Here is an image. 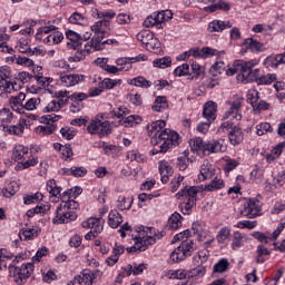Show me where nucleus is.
Returning <instances> with one entry per match:
<instances>
[{"mask_svg":"<svg viewBox=\"0 0 285 285\" xmlns=\"http://www.w3.org/2000/svg\"><path fill=\"white\" fill-rule=\"evenodd\" d=\"M147 135L151 137V144L154 149L153 155H159V153H168L170 148H175L181 144V137L178 132L166 128V121L156 120L147 126Z\"/></svg>","mask_w":285,"mask_h":285,"instance_id":"obj_1","label":"nucleus"},{"mask_svg":"<svg viewBox=\"0 0 285 285\" xmlns=\"http://www.w3.org/2000/svg\"><path fill=\"white\" fill-rule=\"evenodd\" d=\"M136 233V235L132 234L134 246L127 248L129 253H144V250H148V246H153L157 239H163L166 236V232L155 233L153 227H138Z\"/></svg>","mask_w":285,"mask_h":285,"instance_id":"obj_2","label":"nucleus"},{"mask_svg":"<svg viewBox=\"0 0 285 285\" xmlns=\"http://www.w3.org/2000/svg\"><path fill=\"white\" fill-rule=\"evenodd\" d=\"M77 208L79 203L72 199L69 191H65L61 195V204L56 209V216L52 219V224H70L77 219Z\"/></svg>","mask_w":285,"mask_h":285,"instance_id":"obj_3","label":"nucleus"},{"mask_svg":"<svg viewBox=\"0 0 285 285\" xmlns=\"http://www.w3.org/2000/svg\"><path fill=\"white\" fill-rule=\"evenodd\" d=\"M12 159L13 161H18L14 167V170H28V168H35L37 164H39V158L32 153L30 149L23 145H16L12 149Z\"/></svg>","mask_w":285,"mask_h":285,"instance_id":"obj_4","label":"nucleus"},{"mask_svg":"<svg viewBox=\"0 0 285 285\" xmlns=\"http://www.w3.org/2000/svg\"><path fill=\"white\" fill-rule=\"evenodd\" d=\"M36 39L43 41L47 46H57L63 41V33L58 31L55 24H46L40 27L36 33Z\"/></svg>","mask_w":285,"mask_h":285,"instance_id":"obj_5","label":"nucleus"},{"mask_svg":"<svg viewBox=\"0 0 285 285\" xmlns=\"http://www.w3.org/2000/svg\"><path fill=\"white\" fill-rule=\"evenodd\" d=\"M87 131L89 135H98V137L104 138L108 135H112V127L110 121L104 120V115H97L87 125Z\"/></svg>","mask_w":285,"mask_h":285,"instance_id":"obj_6","label":"nucleus"},{"mask_svg":"<svg viewBox=\"0 0 285 285\" xmlns=\"http://www.w3.org/2000/svg\"><path fill=\"white\" fill-rule=\"evenodd\" d=\"M33 271L35 264L32 263H24L21 266L9 265V277L14 284L22 285L32 275Z\"/></svg>","mask_w":285,"mask_h":285,"instance_id":"obj_7","label":"nucleus"},{"mask_svg":"<svg viewBox=\"0 0 285 285\" xmlns=\"http://www.w3.org/2000/svg\"><path fill=\"white\" fill-rule=\"evenodd\" d=\"M259 61L257 59L245 61L240 68H243V73L236 76L237 81L240 83H250L253 81H259V69H254Z\"/></svg>","mask_w":285,"mask_h":285,"instance_id":"obj_8","label":"nucleus"},{"mask_svg":"<svg viewBox=\"0 0 285 285\" xmlns=\"http://www.w3.org/2000/svg\"><path fill=\"white\" fill-rule=\"evenodd\" d=\"M217 132L218 135H222V132L228 135L232 146H239V144L244 141V131H242L240 127L234 126L230 121L223 122Z\"/></svg>","mask_w":285,"mask_h":285,"instance_id":"obj_9","label":"nucleus"},{"mask_svg":"<svg viewBox=\"0 0 285 285\" xmlns=\"http://www.w3.org/2000/svg\"><path fill=\"white\" fill-rule=\"evenodd\" d=\"M197 193H202V187H185L181 191H178L176 194L177 199H181V197H185V202L180 205L185 213H190L193 206H195V202H197Z\"/></svg>","mask_w":285,"mask_h":285,"instance_id":"obj_10","label":"nucleus"},{"mask_svg":"<svg viewBox=\"0 0 285 285\" xmlns=\"http://www.w3.org/2000/svg\"><path fill=\"white\" fill-rule=\"evenodd\" d=\"M195 250V242L193 239H186L181 242V244L171 252L170 259L176 264L179 262H184L186 257H190L193 252Z\"/></svg>","mask_w":285,"mask_h":285,"instance_id":"obj_11","label":"nucleus"},{"mask_svg":"<svg viewBox=\"0 0 285 285\" xmlns=\"http://www.w3.org/2000/svg\"><path fill=\"white\" fill-rule=\"evenodd\" d=\"M203 117H205L207 121L198 124L197 131L200 132L202 135H206V132L210 130V124L215 121V102L214 101H208L204 105Z\"/></svg>","mask_w":285,"mask_h":285,"instance_id":"obj_12","label":"nucleus"},{"mask_svg":"<svg viewBox=\"0 0 285 285\" xmlns=\"http://www.w3.org/2000/svg\"><path fill=\"white\" fill-rule=\"evenodd\" d=\"M170 19H173V12L170 10L160 11L148 16L142 26L145 28H161V24L170 21Z\"/></svg>","mask_w":285,"mask_h":285,"instance_id":"obj_13","label":"nucleus"},{"mask_svg":"<svg viewBox=\"0 0 285 285\" xmlns=\"http://www.w3.org/2000/svg\"><path fill=\"white\" fill-rule=\"evenodd\" d=\"M30 78L29 72H20L19 79L10 82L8 80H4L3 78H0V90L3 92H7V95H11V92H14L17 90H21L23 87V81Z\"/></svg>","mask_w":285,"mask_h":285,"instance_id":"obj_14","label":"nucleus"},{"mask_svg":"<svg viewBox=\"0 0 285 285\" xmlns=\"http://www.w3.org/2000/svg\"><path fill=\"white\" fill-rule=\"evenodd\" d=\"M191 230L196 235L198 242H205V246L207 248L210 246V244H213V233H210V228L204 223H194Z\"/></svg>","mask_w":285,"mask_h":285,"instance_id":"obj_15","label":"nucleus"},{"mask_svg":"<svg viewBox=\"0 0 285 285\" xmlns=\"http://www.w3.org/2000/svg\"><path fill=\"white\" fill-rule=\"evenodd\" d=\"M243 217H248V219H255L262 215V203L257 198H249L245 204L244 208L240 210Z\"/></svg>","mask_w":285,"mask_h":285,"instance_id":"obj_16","label":"nucleus"},{"mask_svg":"<svg viewBox=\"0 0 285 285\" xmlns=\"http://www.w3.org/2000/svg\"><path fill=\"white\" fill-rule=\"evenodd\" d=\"M242 106H244V98L242 96H234L229 101V109L225 112L224 119L233 117L236 121H242Z\"/></svg>","mask_w":285,"mask_h":285,"instance_id":"obj_17","label":"nucleus"},{"mask_svg":"<svg viewBox=\"0 0 285 285\" xmlns=\"http://www.w3.org/2000/svg\"><path fill=\"white\" fill-rule=\"evenodd\" d=\"M59 79L61 86H63L65 88H72L73 86H79V83H83L86 81V75L61 72Z\"/></svg>","mask_w":285,"mask_h":285,"instance_id":"obj_18","label":"nucleus"},{"mask_svg":"<svg viewBox=\"0 0 285 285\" xmlns=\"http://www.w3.org/2000/svg\"><path fill=\"white\" fill-rule=\"evenodd\" d=\"M284 228H285V219H282L278 227L271 235L258 232L254 234V237L262 244H273V242H275V239H277L279 235H282V230H284Z\"/></svg>","mask_w":285,"mask_h":285,"instance_id":"obj_19","label":"nucleus"},{"mask_svg":"<svg viewBox=\"0 0 285 285\" xmlns=\"http://www.w3.org/2000/svg\"><path fill=\"white\" fill-rule=\"evenodd\" d=\"M101 275V272L99 269L96 271H89L85 269L80 275L75 276V284L79 285H92L95 283V279Z\"/></svg>","mask_w":285,"mask_h":285,"instance_id":"obj_20","label":"nucleus"},{"mask_svg":"<svg viewBox=\"0 0 285 285\" xmlns=\"http://www.w3.org/2000/svg\"><path fill=\"white\" fill-rule=\"evenodd\" d=\"M82 228H90L92 237H97L104 232V219L101 218H89L81 224Z\"/></svg>","mask_w":285,"mask_h":285,"instance_id":"obj_21","label":"nucleus"},{"mask_svg":"<svg viewBox=\"0 0 285 285\" xmlns=\"http://www.w3.org/2000/svg\"><path fill=\"white\" fill-rule=\"evenodd\" d=\"M110 28V20H100L91 26V32L95 33L94 39L96 41H104V37L106 36V30Z\"/></svg>","mask_w":285,"mask_h":285,"instance_id":"obj_22","label":"nucleus"},{"mask_svg":"<svg viewBox=\"0 0 285 285\" xmlns=\"http://www.w3.org/2000/svg\"><path fill=\"white\" fill-rule=\"evenodd\" d=\"M23 101H26L24 92H20L18 96L11 97L9 99L11 110L18 112V115H26Z\"/></svg>","mask_w":285,"mask_h":285,"instance_id":"obj_23","label":"nucleus"},{"mask_svg":"<svg viewBox=\"0 0 285 285\" xmlns=\"http://www.w3.org/2000/svg\"><path fill=\"white\" fill-rule=\"evenodd\" d=\"M190 57H195V59H210V57H215V49L210 47L198 48L194 47L189 49Z\"/></svg>","mask_w":285,"mask_h":285,"instance_id":"obj_24","label":"nucleus"},{"mask_svg":"<svg viewBox=\"0 0 285 285\" xmlns=\"http://www.w3.org/2000/svg\"><path fill=\"white\" fill-rule=\"evenodd\" d=\"M27 126H28V119L20 118L17 125L9 126V127L7 126L6 128L9 135H16L17 137H21Z\"/></svg>","mask_w":285,"mask_h":285,"instance_id":"obj_25","label":"nucleus"},{"mask_svg":"<svg viewBox=\"0 0 285 285\" xmlns=\"http://www.w3.org/2000/svg\"><path fill=\"white\" fill-rule=\"evenodd\" d=\"M39 233H41L39 227H27L20 230L19 237L22 242H30L35 237H39Z\"/></svg>","mask_w":285,"mask_h":285,"instance_id":"obj_26","label":"nucleus"},{"mask_svg":"<svg viewBox=\"0 0 285 285\" xmlns=\"http://www.w3.org/2000/svg\"><path fill=\"white\" fill-rule=\"evenodd\" d=\"M159 173H160V177H161V183L163 184H168L169 181V177L170 175H173V166H170V164H168V161L166 160H161L159 163Z\"/></svg>","mask_w":285,"mask_h":285,"instance_id":"obj_27","label":"nucleus"},{"mask_svg":"<svg viewBox=\"0 0 285 285\" xmlns=\"http://www.w3.org/2000/svg\"><path fill=\"white\" fill-rule=\"evenodd\" d=\"M124 224V217L119 214L117 209L110 210L108 215V226L110 228H119Z\"/></svg>","mask_w":285,"mask_h":285,"instance_id":"obj_28","label":"nucleus"},{"mask_svg":"<svg viewBox=\"0 0 285 285\" xmlns=\"http://www.w3.org/2000/svg\"><path fill=\"white\" fill-rule=\"evenodd\" d=\"M101 41L96 40L95 37L88 41L83 48H81V46H79V48L82 49V51L88 56L90 55V52H97V50H104V47H101Z\"/></svg>","mask_w":285,"mask_h":285,"instance_id":"obj_29","label":"nucleus"},{"mask_svg":"<svg viewBox=\"0 0 285 285\" xmlns=\"http://www.w3.org/2000/svg\"><path fill=\"white\" fill-rule=\"evenodd\" d=\"M165 276L167 279H188V271L184 268L168 269Z\"/></svg>","mask_w":285,"mask_h":285,"instance_id":"obj_30","label":"nucleus"},{"mask_svg":"<svg viewBox=\"0 0 285 285\" xmlns=\"http://www.w3.org/2000/svg\"><path fill=\"white\" fill-rule=\"evenodd\" d=\"M146 264H140V265H127L124 267L122 275L126 277H130V275H141L144 271H146Z\"/></svg>","mask_w":285,"mask_h":285,"instance_id":"obj_31","label":"nucleus"},{"mask_svg":"<svg viewBox=\"0 0 285 285\" xmlns=\"http://www.w3.org/2000/svg\"><path fill=\"white\" fill-rule=\"evenodd\" d=\"M226 55V51H216V63H215V72L216 75H224L226 72V63L223 62V59Z\"/></svg>","mask_w":285,"mask_h":285,"instance_id":"obj_32","label":"nucleus"},{"mask_svg":"<svg viewBox=\"0 0 285 285\" xmlns=\"http://www.w3.org/2000/svg\"><path fill=\"white\" fill-rule=\"evenodd\" d=\"M12 119H14V115L10 108H2L0 110V124L4 129L8 127V124H12Z\"/></svg>","mask_w":285,"mask_h":285,"instance_id":"obj_33","label":"nucleus"},{"mask_svg":"<svg viewBox=\"0 0 285 285\" xmlns=\"http://www.w3.org/2000/svg\"><path fill=\"white\" fill-rule=\"evenodd\" d=\"M63 175H68L71 177H86L88 175V169L86 167H71V168H63Z\"/></svg>","mask_w":285,"mask_h":285,"instance_id":"obj_34","label":"nucleus"},{"mask_svg":"<svg viewBox=\"0 0 285 285\" xmlns=\"http://www.w3.org/2000/svg\"><path fill=\"white\" fill-rule=\"evenodd\" d=\"M132 196H119L117 200V208L119 210H130L132 208Z\"/></svg>","mask_w":285,"mask_h":285,"instance_id":"obj_35","label":"nucleus"},{"mask_svg":"<svg viewBox=\"0 0 285 285\" xmlns=\"http://www.w3.org/2000/svg\"><path fill=\"white\" fill-rule=\"evenodd\" d=\"M168 108V98L166 96H158L154 102V112H164Z\"/></svg>","mask_w":285,"mask_h":285,"instance_id":"obj_36","label":"nucleus"},{"mask_svg":"<svg viewBox=\"0 0 285 285\" xmlns=\"http://www.w3.org/2000/svg\"><path fill=\"white\" fill-rule=\"evenodd\" d=\"M10 37L6 33H0V52L3 55H14V49L8 46V40Z\"/></svg>","mask_w":285,"mask_h":285,"instance_id":"obj_37","label":"nucleus"},{"mask_svg":"<svg viewBox=\"0 0 285 285\" xmlns=\"http://www.w3.org/2000/svg\"><path fill=\"white\" fill-rule=\"evenodd\" d=\"M128 83L129 86H136V88H150L153 86V82L142 76L130 79Z\"/></svg>","mask_w":285,"mask_h":285,"instance_id":"obj_38","label":"nucleus"},{"mask_svg":"<svg viewBox=\"0 0 285 285\" xmlns=\"http://www.w3.org/2000/svg\"><path fill=\"white\" fill-rule=\"evenodd\" d=\"M138 124H141V117L137 115H131L120 120V125L125 128H132V126H138Z\"/></svg>","mask_w":285,"mask_h":285,"instance_id":"obj_39","label":"nucleus"},{"mask_svg":"<svg viewBox=\"0 0 285 285\" xmlns=\"http://www.w3.org/2000/svg\"><path fill=\"white\" fill-rule=\"evenodd\" d=\"M245 48H248V50H252V52H262L264 45L253 38H247L244 41Z\"/></svg>","mask_w":285,"mask_h":285,"instance_id":"obj_40","label":"nucleus"},{"mask_svg":"<svg viewBox=\"0 0 285 285\" xmlns=\"http://www.w3.org/2000/svg\"><path fill=\"white\" fill-rule=\"evenodd\" d=\"M216 239L218 244H223L224 246H226V244H228L230 239V228L228 227L220 228L216 235Z\"/></svg>","mask_w":285,"mask_h":285,"instance_id":"obj_41","label":"nucleus"},{"mask_svg":"<svg viewBox=\"0 0 285 285\" xmlns=\"http://www.w3.org/2000/svg\"><path fill=\"white\" fill-rule=\"evenodd\" d=\"M204 275H206V267H204L202 265H196L195 268L187 271L188 279H193L195 277L200 279V277H204Z\"/></svg>","mask_w":285,"mask_h":285,"instance_id":"obj_42","label":"nucleus"},{"mask_svg":"<svg viewBox=\"0 0 285 285\" xmlns=\"http://www.w3.org/2000/svg\"><path fill=\"white\" fill-rule=\"evenodd\" d=\"M17 190H19V187L17 186V183L12 181L1 189L0 195L9 199L10 197H13V195H17Z\"/></svg>","mask_w":285,"mask_h":285,"instance_id":"obj_43","label":"nucleus"},{"mask_svg":"<svg viewBox=\"0 0 285 285\" xmlns=\"http://www.w3.org/2000/svg\"><path fill=\"white\" fill-rule=\"evenodd\" d=\"M244 60H236L232 68L225 70V75H227V77H233V75H237L238 72L243 75L244 68H242V66H244Z\"/></svg>","mask_w":285,"mask_h":285,"instance_id":"obj_44","label":"nucleus"},{"mask_svg":"<svg viewBox=\"0 0 285 285\" xmlns=\"http://www.w3.org/2000/svg\"><path fill=\"white\" fill-rule=\"evenodd\" d=\"M208 257H210V252L208 249H203L194 256V264L195 266H202V264H206L208 262Z\"/></svg>","mask_w":285,"mask_h":285,"instance_id":"obj_45","label":"nucleus"},{"mask_svg":"<svg viewBox=\"0 0 285 285\" xmlns=\"http://www.w3.org/2000/svg\"><path fill=\"white\" fill-rule=\"evenodd\" d=\"M117 66L120 71L129 72V70H132V58H118L116 60Z\"/></svg>","mask_w":285,"mask_h":285,"instance_id":"obj_46","label":"nucleus"},{"mask_svg":"<svg viewBox=\"0 0 285 285\" xmlns=\"http://www.w3.org/2000/svg\"><path fill=\"white\" fill-rule=\"evenodd\" d=\"M121 83H124L122 79L105 78L101 81V88H105L106 90H112L114 88H117V86H121Z\"/></svg>","mask_w":285,"mask_h":285,"instance_id":"obj_47","label":"nucleus"},{"mask_svg":"<svg viewBox=\"0 0 285 285\" xmlns=\"http://www.w3.org/2000/svg\"><path fill=\"white\" fill-rule=\"evenodd\" d=\"M145 48L149 50V52H154L157 55L158 52H161V42H159V39L154 36Z\"/></svg>","mask_w":285,"mask_h":285,"instance_id":"obj_48","label":"nucleus"},{"mask_svg":"<svg viewBox=\"0 0 285 285\" xmlns=\"http://www.w3.org/2000/svg\"><path fill=\"white\" fill-rule=\"evenodd\" d=\"M173 65V59L170 57H163V58H157L153 61L154 68H170Z\"/></svg>","mask_w":285,"mask_h":285,"instance_id":"obj_49","label":"nucleus"},{"mask_svg":"<svg viewBox=\"0 0 285 285\" xmlns=\"http://www.w3.org/2000/svg\"><path fill=\"white\" fill-rule=\"evenodd\" d=\"M181 226V215L174 213L168 219V227L170 230H177Z\"/></svg>","mask_w":285,"mask_h":285,"instance_id":"obj_50","label":"nucleus"},{"mask_svg":"<svg viewBox=\"0 0 285 285\" xmlns=\"http://www.w3.org/2000/svg\"><path fill=\"white\" fill-rule=\"evenodd\" d=\"M126 159L129 161H137L138 164H144L146 161V156L137 150H130L126 155Z\"/></svg>","mask_w":285,"mask_h":285,"instance_id":"obj_51","label":"nucleus"},{"mask_svg":"<svg viewBox=\"0 0 285 285\" xmlns=\"http://www.w3.org/2000/svg\"><path fill=\"white\" fill-rule=\"evenodd\" d=\"M66 37L71 43H73L75 49L81 46V35L77 33V31L68 30L66 32Z\"/></svg>","mask_w":285,"mask_h":285,"instance_id":"obj_52","label":"nucleus"},{"mask_svg":"<svg viewBox=\"0 0 285 285\" xmlns=\"http://www.w3.org/2000/svg\"><path fill=\"white\" fill-rule=\"evenodd\" d=\"M55 130H57V125L52 124V125H46V126H38L35 129V132L37 135H52V132H55Z\"/></svg>","mask_w":285,"mask_h":285,"instance_id":"obj_53","label":"nucleus"},{"mask_svg":"<svg viewBox=\"0 0 285 285\" xmlns=\"http://www.w3.org/2000/svg\"><path fill=\"white\" fill-rule=\"evenodd\" d=\"M155 37V33L148 31V30H142L140 32L137 33L136 38L138 39V41H140L142 43V46H147V43L150 42V40Z\"/></svg>","mask_w":285,"mask_h":285,"instance_id":"obj_54","label":"nucleus"},{"mask_svg":"<svg viewBox=\"0 0 285 285\" xmlns=\"http://www.w3.org/2000/svg\"><path fill=\"white\" fill-rule=\"evenodd\" d=\"M267 255H271V250H268V248L264 247V245H258L257 246V256H256L257 264H264L266 262Z\"/></svg>","mask_w":285,"mask_h":285,"instance_id":"obj_55","label":"nucleus"},{"mask_svg":"<svg viewBox=\"0 0 285 285\" xmlns=\"http://www.w3.org/2000/svg\"><path fill=\"white\" fill-rule=\"evenodd\" d=\"M190 149L196 155H202V149L204 148V140L202 138H193L189 141Z\"/></svg>","mask_w":285,"mask_h":285,"instance_id":"obj_56","label":"nucleus"},{"mask_svg":"<svg viewBox=\"0 0 285 285\" xmlns=\"http://www.w3.org/2000/svg\"><path fill=\"white\" fill-rule=\"evenodd\" d=\"M242 246H244V234L235 232L233 235L232 248L233 250H237V248H242Z\"/></svg>","mask_w":285,"mask_h":285,"instance_id":"obj_57","label":"nucleus"},{"mask_svg":"<svg viewBox=\"0 0 285 285\" xmlns=\"http://www.w3.org/2000/svg\"><path fill=\"white\" fill-rule=\"evenodd\" d=\"M47 190L52 197H57V195L61 194V187L57 186V181L55 179L47 181Z\"/></svg>","mask_w":285,"mask_h":285,"instance_id":"obj_58","label":"nucleus"},{"mask_svg":"<svg viewBox=\"0 0 285 285\" xmlns=\"http://www.w3.org/2000/svg\"><path fill=\"white\" fill-rule=\"evenodd\" d=\"M40 105H41V98H39V97L30 98L24 102V111L26 110H29V111L37 110V107H39Z\"/></svg>","mask_w":285,"mask_h":285,"instance_id":"obj_59","label":"nucleus"},{"mask_svg":"<svg viewBox=\"0 0 285 285\" xmlns=\"http://www.w3.org/2000/svg\"><path fill=\"white\" fill-rule=\"evenodd\" d=\"M41 199H43V194L41 193H36V194H31V195H26L23 197V203L27 206H30V204H37V202H41Z\"/></svg>","mask_w":285,"mask_h":285,"instance_id":"obj_60","label":"nucleus"},{"mask_svg":"<svg viewBox=\"0 0 285 285\" xmlns=\"http://www.w3.org/2000/svg\"><path fill=\"white\" fill-rule=\"evenodd\" d=\"M230 268V263L227 261V258H220L215 264V273H226Z\"/></svg>","mask_w":285,"mask_h":285,"instance_id":"obj_61","label":"nucleus"},{"mask_svg":"<svg viewBox=\"0 0 285 285\" xmlns=\"http://www.w3.org/2000/svg\"><path fill=\"white\" fill-rule=\"evenodd\" d=\"M268 132H273V127L268 122H262L256 126V135H258V137L268 135Z\"/></svg>","mask_w":285,"mask_h":285,"instance_id":"obj_62","label":"nucleus"},{"mask_svg":"<svg viewBox=\"0 0 285 285\" xmlns=\"http://www.w3.org/2000/svg\"><path fill=\"white\" fill-rule=\"evenodd\" d=\"M223 161H225V173H230L232 170H235V168L239 166V163L237 160L230 159V157L228 156L224 157Z\"/></svg>","mask_w":285,"mask_h":285,"instance_id":"obj_63","label":"nucleus"},{"mask_svg":"<svg viewBox=\"0 0 285 285\" xmlns=\"http://www.w3.org/2000/svg\"><path fill=\"white\" fill-rule=\"evenodd\" d=\"M59 119H61L60 115H47V116H42L40 118V122L45 124L46 126H52V124H55V121H59Z\"/></svg>","mask_w":285,"mask_h":285,"instance_id":"obj_64","label":"nucleus"}]
</instances>
